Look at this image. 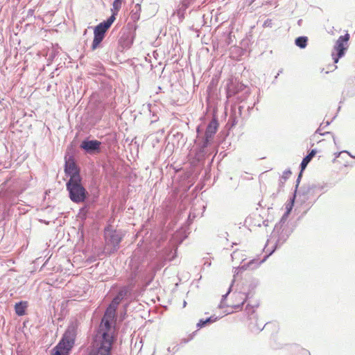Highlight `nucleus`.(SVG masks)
<instances>
[{"label": "nucleus", "instance_id": "obj_1", "mask_svg": "<svg viewBox=\"0 0 355 355\" xmlns=\"http://www.w3.org/2000/svg\"><path fill=\"white\" fill-rule=\"evenodd\" d=\"M129 276L128 277V282H132L135 284L140 281L141 283L146 284L148 286L151 279H146V267L143 263V258L137 252H135L132 256L129 265Z\"/></svg>", "mask_w": 355, "mask_h": 355}, {"label": "nucleus", "instance_id": "obj_2", "mask_svg": "<svg viewBox=\"0 0 355 355\" xmlns=\"http://www.w3.org/2000/svg\"><path fill=\"white\" fill-rule=\"evenodd\" d=\"M77 324L71 323L66 329L62 338L53 347L51 355H69L72 349L77 335Z\"/></svg>", "mask_w": 355, "mask_h": 355}, {"label": "nucleus", "instance_id": "obj_3", "mask_svg": "<svg viewBox=\"0 0 355 355\" xmlns=\"http://www.w3.org/2000/svg\"><path fill=\"white\" fill-rule=\"evenodd\" d=\"M66 189L69 199L75 203H82L89 197V193L82 184V179L77 180H69L66 183Z\"/></svg>", "mask_w": 355, "mask_h": 355}, {"label": "nucleus", "instance_id": "obj_4", "mask_svg": "<svg viewBox=\"0 0 355 355\" xmlns=\"http://www.w3.org/2000/svg\"><path fill=\"white\" fill-rule=\"evenodd\" d=\"M216 153L213 142L198 136L196 141L195 158L198 162H202L211 154L216 155Z\"/></svg>", "mask_w": 355, "mask_h": 355}, {"label": "nucleus", "instance_id": "obj_5", "mask_svg": "<svg viewBox=\"0 0 355 355\" xmlns=\"http://www.w3.org/2000/svg\"><path fill=\"white\" fill-rule=\"evenodd\" d=\"M104 238L106 245L111 247L110 252H114L119 248L123 234L120 231L114 230L112 225H109L104 229Z\"/></svg>", "mask_w": 355, "mask_h": 355}, {"label": "nucleus", "instance_id": "obj_6", "mask_svg": "<svg viewBox=\"0 0 355 355\" xmlns=\"http://www.w3.org/2000/svg\"><path fill=\"white\" fill-rule=\"evenodd\" d=\"M107 309H106L104 316L101 323V331H102L98 337H103L106 334L107 340L115 342L116 336L115 329L112 327V324L116 318V312L113 311V315H108Z\"/></svg>", "mask_w": 355, "mask_h": 355}, {"label": "nucleus", "instance_id": "obj_7", "mask_svg": "<svg viewBox=\"0 0 355 355\" xmlns=\"http://www.w3.org/2000/svg\"><path fill=\"white\" fill-rule=\"evenodd\" d=\"M114 343L107 340L106 334L103 337H98L95 340L89 355H112V349Z\"/></svg>", "mask_w": 355, "mask_h": 355}, {"label": "nucleus", "instance_id": "obj_8", "mask_svg": "<svg viewBox=\"0 0 355 355\" xmlns=\"http://www.w3.org/2000/svg\"><path fill=\"white\" fill-rule=\"evenodd\" d=\"M227 96L230 98L236 94H239L240 93H243L242 96H238L237 98L239 101H243L246 96L250 94V89L247 87L244 84L235 80H230V82L227 84Z\"/></svg>", "mask_w": 355, "mask_h": 355}, {"label": "nucleus", "instance_id": "obj_9", "mask_svg": "<svg viewBox=\"0 0 355 355\" xmlns=\"http://www.w3.org/2000/svg\"><path fill=\"white\" fill-rule=\"evenodd\" d=\"M291 232L292 230L288 227L286 223L281 230L275 232V234H274V230L272 231L267 243H274L275 248H277L288 239Z\"/></svg>", "mask_w": 355, "mask_h": 355}, {"label": "nucleus", "instance_id": "obj_10", "mask_svg": "<svg viewBox=\"0 0 355 355\" xmlns=\"http://www.w3.org/2000/svg\"><path fill=\"white\" fill-rule=\"evenodd\" d=\"M349 37V34L347 33L344 35L340 36L337 40L334 46V50L336 51V53L333 52L331 55L334 63H337L339 59L345 54Z\"/></svg>", "mask_w": 355, "mask_h": 355}, {"label": "nucleus", "instance_id": "obj_11", "mask_svg": "<svg viewBox=\"0 0 355 355\" xmlns=\"http://www.w3.org/2000/svg\"><path fill=\"white\" fill-rule=\"evenodd\" d=\"M101 141L96 139H85L80 144V148L86 153L96 155L101 153Z\"/></svg>", "mask_w": 355, "mask_h": 355}, {"label": "nucleus", "instance_id": "obj_12", "mask_svg": "<svg viewBox=\"0 0 355 355\" xmlns=\"http://www.w3.org/2000/svg\"><path fill=\"white\" fill-rule=\"evenodd\" d=\"M64 173L67 176H69V180H77L82 179L80 175V168L74 162L73 158L65 161Z\"/></svg>", "mask_w": 355, "mask_h": 355}, {"label": "nucleus", "instance_id": "obj_13", "mask_svg": "<svg viewBox=\"0 0 355 355\" xmlns=\"http://www.w3.org/2000/svg\"><path fill=\"white\" fill-rule=\"evenodd\" d=\"M134 33L130 30H123L120 33L119 38V45L121 47V51L125 49H129L134 41Z\"/></svg>", "mask_w": 355, "mask_h": 355}, {"label": "nucleus", "instance_id": "obj_14", "mask_svg": "<svg viewBox=\"0 0 355 355\" xmlns=\"http://www.w3.org/2000/svg\"><path fill=\"white\" fill-rule=\"evenodd\" d=\"M296 194L295 193H293V197L290 198V200L286 202V211L284 214V215L282 216L279 222L277 223L274 227V232H278L279 230L282 228V227L284 225V224L286 223L289 214H291V211L293 209ZM275 234V233H274Z\"/></svg>", "mask_w": 355, "mask_h": 355}, {"label": "nucleus", "instance_id": "obj_15", "mask_svg": "<svg viewBox=\"0 0 355 355\" xmlns=\"http://www.w3.org/2000/svg\"><path fill=\"white\" fill-rule=\"evenodd\" d=\"M114 21V17L110 16L106 20L98 24L94 29V34L105 37L107 31Z\"/></svg>", "mask_w": 355, "mask_h": 355}, {"label": "nucleus", "instance_id": "obj_16", "mask_svg": "<svg viewBox=\"0 0 355 355\" xmlns=\"http://www.w3.org/2000/svg\"><path fill=\"white\" fill-rule=\"evenodd\" d=\"M218 122L217 119L215 117H214L207 125L205 135L202 137V138H204L213 142L214 137L218 130Z\"/></svg>", "mask_w": 355, "mask_h": 355}, {"label": "nucleus", "instance_id": "obj_17", "mask_svg": "<svg viewBox=\"0 0 355 355\" xmlns=\"http://www.w3.org/2000/svg\"><path fill=\"white\" fill-rule=\"evenodd\" d=\"M267 259V256H265L262 260L259 259H253L248 263H244L243 260L241 265L239 266L236 270L239 271H243L246 270H254L257 268L262 263H263Z\"/></svg>", "mask_w": 355, "mask_h": 355}, {"label": "nucleus", "instance_id": "obj_18", "mask_svg": "<svg viewBox=\"0 0 355 355\" xmlns=\"http://www.w3.org/2000/svg\"><path fill=\"white\" fill-rule=\"evenodd\" d=\"M136 284L128 282L125 286H122L118 291V294L124 300H130L132 297V291Z\"/></svg>", "mask_w": 355, "mask_h": 355}, {"label": "nucleus", "instance_id": "obj_19", "mask_svg": "<svg viewBox=\"0 0 355 355\" xmlns=\"http://www.w3.org/2000/svg\"><path fill=\"white\" fill-rule=\"evenodd\" d=\"M327 187V184H311L308 186L307 187H303V189L299 191V194H302L303 196L309 195L310 193H313L315 190H320L326 191L327 189H325Z\"/></svg>", "mask_w": 355, "mask_h": 355}, {"label": "nucleus", "instance_id": "obj_20", "mask_svg": "<svg viewBox=\"0 0 355 355\" xmlns=\"http://www.w3.org/2000/svg\"><path fill=\"white\" fill-rule=\"evenodd\" d=\"M123 300H124L117 293L116 295L112 300L108 307L107 308L108 315H113V311H116L119 304Z\"/></svg>", "mask_w": 355, "mask_h": 355}, {"label": "nucleus", "instance_id": "obj_21", "mask_svg": "<svg viewBox=\"0 0 355 355\" xmlns=\"http://www.w3.org/2000/svg\"><path fill=\"white\" fill-rule=\"evenodd\" d=\"M317 153V150L315 149H312L307 155H306L301 164H300V169L302 171H303L309 164V163L311 162V160L313 159V157Z\"/></svg>", "mask_w": 355, "mask_h": 355}, {"label": "nucleus", "instance_id": "obj_22", "mask_svg": "<svg viewBox=\"0 0 355 355\" xmlns=\"http://www.w3.org/2000/svg\"><path fill=\"white\" fill-rule=\"evenodd\" d=\"M251 297H252V295H251L250 292H248V293H238L236 297H239V299L241 300V304L234 305L233 307L235 309H241L244 302Z\"/></svg>", "mask_w": 355, "mask_h": 355}, {"label": "nucleus", "instance_id": "obj_23", "mask_svg": "<svg viewBox=\"0 0 355 355\" xmlns=\"http://www.w3.org/2000/svg\"><path fill=\"white\" fill-rule=\"evenodd\" d=\"M237 122H238V121H237L236 107H232L231 109V115H230L229 120L227 123V126H228L230 128H232L237 123Z\"/></svg>", "mask_w": 355, "mask_h": 355}, {"label": "nucleus", "instance_id": "obj_24", "mask_svg": "<svg viewBox=\"0 0 355 355\" xmlns=\"http://www.w3.org/2000/svg\"><path fill=\"white\" fill-rule=\"evenodd\" d=\"M218 320V317H216L214 315H211L209 318H207V319L204 320V319H201L199 320V322L197 323V327L198 328H202V327H204L205 325H207V324H211V323H213L214 322H216V320Z\"/></svg>", "mask_w": 355, "mask_h": 355}, {"label": "nucleus", "instance_id": "obj_25", "mask_svg": "<svg viewBox=\"0 0 355 355\" xmlns=\"http://www.w3.org/2000/svg\"><path fill=\"white\" fill-rule=\"evenodd\" d=\"M308 37L306 36H300L295 40V44L300 49H304L307 46Z\"/></svg>", "mask_w": 355, "mask_h": 355}, {"label": "nucleus", "instance_id": "obj_26", "mask_svg": "<svg viewBox=\"0 0 355 355\" xmlns=\"http://www.w3.org/2000/svg\"><path fill=\"white\" fill-rule=\"evenodd\" d=\"M121 0H114L112 4V15L111 16L114 17V20L116 19V16L117 15L121 7Z\"/></svg>", "mask_w": 355, "mask_h": 355}, {"label": "nucleus", "instance_id": "obj_27", "mask_svg": "<svg viewBox=\"0 0 355 355\" xmlns=\"http://www.w3.org/2000/svg\"><path fill=\"white\" fill-rule=\"evenodd\" d=\"M105 37L98 35L97 34H94V40L92 44V49L94 51L96 49L100 44L102 42Z\"/></svg>", "mask_w": 355, "mask_h": 355}, {"label": "nucleus", "instance_id": "obj_28", "mask_svg": "<svg viewBox=\"0 0 355 355\" xmlns=\"http://www.w3.org/2000/svg\"><path fill=\"white\" fill-rule=\"evenodd\" d=\"M291 175V170H286L284 172L283 175H282V177L279 180V191L284 187L285 182L289 178V176Z\"/></svg>", "mask_w": 355, "mask_h": 355}, {"label": "nucleus", "instance_id": "obj_29", "mask_svg": "<svg viewBox=\"0 0 355 355\" xmlns=\"http://www.w3.org/2000/svg\"><path fill=\"white\" fill-rule=\"evenodd\" d=\"M330 123H331V121H326V122H324V121H323L322 123H320V125L319 128L316 130V133H320V135H327V134H330V132H324V133H320V131L321 130H322V129H324V128H326L327 126H328Z\"/></svg>", "mask_w": 355, "mask_h": 355}, {"label": "nucleus", "instance_id": "obj_30", "mask_svg": "<svg viewBox=\"0 0 355 355\" xmlns=\"http://www.w3.org/2000/svg\"><path fill=\"white\" fill-rule=\"evenodd\" d=\"M234 38V35H232V32L228 33L226 38L225 40V44L228 46L233 43V39Z\"/></svg>", "mask_w": 355, "mask_h": 355}, {"label": "nucleus", "instance_id": "obj_31", "mask_svg": "<svg viewBox=\"0 0 355 355\" xmlns=\"http://www.w3.org/2000/svg\"><path fill=\"white\" fill-rule=\"evenodd\" d=\"M15 311L18 315H22V302H21L16 304Z\"/></svg>", "mask_w": 355, "mask_h": 355}, {"label": "nucleus", "instance_id": "obj_32", "mask_svg": "<svg viewBox=\"0 0 355 355\" xmlns=\"http://www.w3.org/2000/svg\"><path fill=\"white\" fill-rule=\"evenodd\" d=\"M302 172L303 171H300V173L298 175V177L297 178V180H296L295 189L294 191V193H295V194H297V188L299 187V184H300V180H301L302 176Z\"/></svg>", "mask_w": 355, "mask_h": 355}, {"label": "nucleus", "instance_id": "obj_33", "mask_svg": "<svg viewBox=\"0 0 355 355\" xmlns=\"http://www.w3.org/2000/svg\"><path fill=\"white\" fill-rule=\"evenodd\" d=\"M302 172L303 171H300V173L298 175V177L297 178V180H296L295 189L294 191V193H295V194H297V188L299 187V184H300V180H301L302 176Z\"/></svg>", "mask_w": 355, "mask_h": 355}, {"label": "nucleus", "instance_id": "obj_34", "mask_svg": "<svg viewBox=\"0 0 355 355\" xmlns=\"http://www.w3.org/2000/svg\"><path fill=\"white\" fill-rule=\"evenodd\" d=\"M266 324H267V323L263 327H261L260 326H257L256 328H255V326H251L250 325V329L253 332H259V331H261L264 328V327Z\"/></svg>", "mask_w": 355, "mask_h": 355}, {"label": "nucleus", "instance_id": "obj_35", "mask_svg": "<svg viewBox=\"0 0 355 355\" xmlns=\"http://www.w3.org/2000/svg\"><path fill=\"white\" fill-rule=\"evenodd\" d=\"M263 27H272V20L270 19H267L263 24Z\"/></svg>", "mask_w": 355, "mask_h": 355}, {"label": "nucleus", "instance_id": "obj_36", "mask_svg": "<svg viewBox=\"0 0 355 355\" xmlns=\"http://www.w3.org/2000/svg\"><path fill=\"white\" fill-rule=\"evenodd\" d=\"M258 304L255 305H250V304H248L246 306V310L248 311V313L251 312V313H254V308L257 307Z\"/></svg>", "mask_w": 355, "mask_h": 355}, {"label": "nucleus", "instance_id": "obj_37", "mask_svg": "<svg viewBox=\"0 0 355 355\" xmlns=\"http://www.w3.org/2000/svg\"><path fill=\"white\" fill-rule=\"evenodd\" d=\"M231 290H232V286L229 288L228 291L225 295H223L220 304H222L226 300L227 295L231 292Z\"/></svg>", "mask_w": 355, "mask_h": 355}, {"label": "nucleus", "instance_id": "obj_38", "mask_svg": "<svg viewBox=\"0 0 355 355\" xmlns=\"http://www.w3.org/2000/svg\"><path fill=\"white\" fill-rule=\"evenodd\" d=\"M178 350H179V346L178 345L174 346L172 349L171 347L168 348V351L169 352H173V353H175V352H178Z\"/></svg>", "mask_w": 355, "mask_h": 355}, {"label": "nucleus", "instance_id": "obj_39", "mask_svg": "<svg viewBox=\"0 0 355 355\" xmlns=\"http://www.w3.org/2000/svg\"><path fill=\"white\" fill-rule=\"evenodd\" d=\"M347 153L352 158H355V155H352L349 151L347 150H343V151H341L340 152L338 155H336V157H339V155L341 154V153Z\"/></svg>", "mask_w": 355, "mask_h": 355}, {"label": "nucleus", "instance_id": "obj_40", "mask_svg": "<svg viewBox=\"0 0 355 355\" xmlns=\"http://www.w3.org/2000/svg\"><path fill=\"white\" fill-rule=\"evenodd\" d=\"M240 253H241V252H239V251H234V252H233L232 253V254H231L232 259H236V258L239 255V254H240Z\"/></svg>", "mask_w": 355, "mask_h": 355}, {"label": "nucleus", "instance_id": "obj_41", "mask_svg": "<svg viewBox=\"0 0 355 355\" xmlns=\"http://www.w3.org/2000/svg\"><path fill=\"white\" fill-rule=\"evenodd\" d=\"M243 109V105H239L238 107V112H239V115L241 116V112Z\"/></svg>", "mask_w": 355, "mask_h": 355}, {"label": "nucleus", "instance_id": "obj_42", "mask_svg": "<svg viewBox=\"0 0 355 355\" xmlns=\"http://www.w3.org/2000/svg\"><path fill=\"white\" fill-rule=\"evenodd\" d=\"M33 12H34L33 10L29 9L28 14H27V17L32 16L33 15Z\"/></svg>", "mask_w": 355, "mask_h": 355}, {"label": "nucleus", "instance_id": "obj_43", "mask_svg": "<svg viewBox=\"0 0 355 355\" xmlns=\"http://www.w3.org/2000/svg\"><path fill=\"white\" fill-rule=\"evenodd\" d=\"M283 72V69H280L277 74V76H275V80H276L278 77V76H279L280 73H282Z\"/></svg>", "mask_w": 355, "mask_h": 355}, {"label": "nucleus", "instance_id": "obj_44", "mask_svg": "<svg viewBox=\"0 0 355 355\" xmlns=\"http://www.w3.org/2000/svg\"><path fill=\"white\" fill-rule=\"evenodd\" d=\"M27 306H28L27 302L24 301V315L25 314V310H26V308L27 307Z\"/></svg>", "mask_w": 355, "mask_h": 355}, {"label": "nucleus", "instance_id": "obj_45", "mask_svg": "<svg viewBox=\"0 0 355 355\" xmlns=\"http://www.w3.org/2000/svg\"><path fill=\"white\" fill-rule=\"evenodd\" d=\"M332 137H333V140H334V142L335 145H337L336 139V137H334V135H332Z\"/></svg>", "mask_w": 355, "mask_h": 355}, {"label": "nucleus", "instance_id": "obj_46", "mask_svg": "<svg viewBox=\"0 0 355 355\" xmlns=\"http://www.w3.org/2000/svg\"><path fill=\"white\" fill-rule=\"evenodd\" d=\"M276 249H277V248H275V247L274 246L273 250L271 251V252H270V254H268V255H267V257H268V256H270V254H272V252H273Z\"/></svg>", "mask_w": 355, "mask_h": 355}, {"label": "nucleus", "instance_id": "obj_47", "mask_svg": "<svg viewBox=\"0 0 355 355\" xmlns=\"http://www.w3.org/2000/svg\"><path fill=\"white\" fill-rule=\"evenodd\" d=\"M263 223V225L265 226H267L268 225V220H264Z\"/></svg>", "mask_w": 355, "mask_h": 355}, {"label": "nucleus", "instance_id": "obj_48", "mask_svg": "<svg viewBox=\"0 0 355 355\" xmlns=\"http://www.w3.org/2000/svg\"><path fill=\"white\" fill-rule=\"evenodd\" d=\"M197 132H198V134H199V132H200V128L199 127L197 128Z\"/></svg>", "mask_w": 355, "mask_h": 355}, {"label": "nucleus", "instance_id": "obj_49", "mask_svg": "<svg viewBox=\"0 0 355 355\" xmlns=\"http://www.w3.org/2000/svg\"><path fill=\"white\" fill-rule=\"evenodd\" d=\"M23 189H24V191L26 189V187H25V184H24Z\"/></svg>", "mask_w": 355, "mask_h": 355}, {"label": "nucleus", "instance_id": "obj_50", "mask_svg": "<svg viewBox=\"0 0 355 355\" xmlns=\"http://www.w3.org/2000/svg\"><path fill=\"white\" fill-rule=\"evenodd\" d=\"M248 109V110L250 111V110H252V107H250V106H249Z\"/></svg>", "mask_w": 355, "mask_h": 355}, {"label": "nucleus", "instance_id": "obj_51", "mask_svg": "<svg viewBox=\"0 0 355 355\" xmlns=\"http://www.w3.org/2000/svg\"><path fill=\"white\" fill-rule=\"evenodd\" d=\"M301 21H302V19H300V20L298 21V24H301Z\"/></svg>", "mask_w": 355, "mask_h": 355}, {"label": "nucleus", "instance_id": "obj_52", "mask_svg": "<svg viewBox=\"0 0 355 355\" xmlns=\"http://www.w3.org/2000/svg\"><path fill=\"white\" fill-rule=\"evenodd\" d=\"M186 304H187V302L184 301V306H186Z\"/></svg>", "mask_w": 355, "mask_h": 355}]
</instances>
